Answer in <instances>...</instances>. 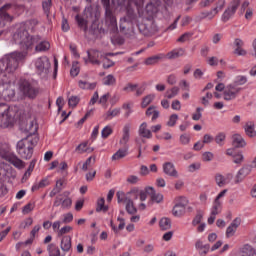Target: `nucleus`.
Returning <instances> with one entry per match:
<instances>
[{"label": "nucleus", "instance_id": "79ce46f5", "mask_svg": "<svg viewBox=\"0 0 256 256\" xmlns=\"http://www.w3.org/2000/svg\"><path fill=\"white\" fill-rule=\"evenodd\" d=\"M118 203H126V211L129 213V202H127V195L123 191H118L117 194Z\"/></svg>", "mask_w": 256, "mask_h": 256}, {"label": "nucleus", "instance_id": "f03ea898", "mask_svg": "<svg viewBox=\"0 0 256 256\" xmlns=\"http://www.w3.org/2000/svg\"><path fill=\"white\" fill-rule=\"evenodd\" d=\"M129 195L132 201L134 199H140L141 202L147 201L148 195L150 196L151 201H154V203H161V201H163V194L155 192V188L151 186H147L143 190L137 186L131 187Z\"/></svg>", "mask_w": 256, "mask_h": 256}, {"label": "nucleus", "instance_id": "aec40b11", "mask_svg": "<svg viewBox=\"0 0 256 256\" xmlns=\"http://www.w3.org/2000/svg\"><path fill=\"white\" fill-rule=\"evenodd\" d=\"M163 171H164L165 175H168L169 177H179L177 169H175L174 163L165 162L163 164Z\"/></svg>", "mask_w": 256, "mask_h": 256}, {"label": "nucleus", "instance_id": "412c9836", "mask_svg": "<svg viewBox=\"0 0 256 256\" xmlns=\"http://www.w3.org/2000/svg\"><path fill=\"white\" fill-rule=\"evenodd\" d=\"M137 213V208L135 207V203L132 200L129 201V215L131 223H139L141 220V215L135 214Z\"/></svg>", "mask_w": 256, "mask_h": 256}, {"label": "nucleus", "instance_id": "13d9d810", "mask_svg": "<svg viewBox=\"0 0 256 256\" xmlns=\"http://www.w3.org/2000/svg\"><path fill=\"white\" fill-rule=\"evenodd\" d=\"M177 121H179V115L172 114L170 115L166 125L167 127H175V125H177Z\"/></svg>", "mask_w": 256, "mask_h": 256}, {"label": "nucleus", "instance_id": "2eb2a0df", "mask_svg": "<svg viewBox=\"0 0 256 256\" xmlns=\"http://www.w3.org/2000/svg\"><path fill=\"white\" fill-rule=\"evenodd\" d=\"M239 93H241V87L235 84H229L224 89V100L233 101V99H237Z\"/></svg>", "mask_w": 256, "mask_h": 256}, {"label": "nucleus", "instance_id": "58836bf2", "mask_svg": "<svg viewBox=\"0 0 256 256\" xmlns=\"http://www.w3.org/2000/svg\"><path fill=\"white\" fill-rule=\"evenodd\" d=\"M223 209V204L221 201L214 200L213 206L211 208V214L212 215H219Z\"/></svg>", "mask_w": 256, "mask_h": 256}, {"label": "nucleus", "instance_id": "cd10ccee", "mask_svg": "<svg viewBox=\"0 0 256 256\" xmlns=\"http://www.w3.org/2000/svg\"><path fill=\"white\" fill-rule=\"evenodd\" d=\"M196 19L197 21H203V19H209L211 21V19H215V14L212 9L210 11L204 10L196 16Z\"/></svg>", "mask_w": 256, "mask_h": 256}, {"label": "nucleus", "instance_id": "ea45409f", "mask_svg": "<svg viewBox=\"0 0 256 256\" xmlns=\"http://www.w3.org/2000/svg\"><path fill=\"white\" fill-rule=\"evenodd\" d=\"M146 115H147V117H151V115H152V121H155V119H159V111L157 110V108L155 106H150L146 110Z\"/></svg>", "mask_w": 256, "mask_h": 256}, {"label": "nucleus", "instance_id": "f3484780", "mask_svg": "<svg viewBox=\"0 0 256 256\" xmlns=\"http://www.w3.org/2000/svg\"><path fill=\"white\" fill-rule=\"evenodd\" d=\"M88 60L85 59V63H91L92 65H101V60L103 59V54L99 50L90 49L87 51Z\"/></svg>", "mask_w": 256, "mask_h": 256}, {"label": "nucleus", "instance_id": "423d86ee", "mask_svg": "<svg viewBox=\"0 0 256 256\" xmlns=\"http://www.w3.org/2000/svg\"><path fill=\"white\" fill-rule=\"evenodd\" d=\"M102 5L105 9V23L110 31L117 29V18L113 15V6L111 0H101Z\"/></svg>", "mask_w": 256, "mask_h": 256}, {"label": "nucleus", "instance_id": "6e6552de", "mask_svg": "<svg viewBox=\"0 0 256 256\" xmlns=\"http://www.w3.org/2000/svg\"><path fill=\"white\" fill-rule=\"evenodd\" d=\"M137 27L146 37H151L154 33H157V25H155V21L153 18H142V23H137Z\"/></svg>", "mask_w": 256, "mask_h": 256}, {"label": "nucleus", "instance_id": "37998d69", "mask_svg": "<svg viewBox=\"0 0 256 256\" xmlns=\"http://www.w3.org/2000/svg\"><path fill=\"white\" fill-rule=\"evenodd\" d=\"M21 129L22 131H25V133H33V129H35V124H33V121L29 120L26 124L24 122L21 123Z\"/></svg>", "mask_w": 256, "mask_h": 256}, {"label": "nucleus", "instance_id": "72a5a7b5", "mask_svg": "<svg viewBox=\"0 0 256 256\" xmlns=\"http://www.w3.org/2000/svg\"><path fill=\"white\" fill-rule=\"evenodd\" d=\"M186 211H187V208H185L184 206H179L177 204H174V207L172 209V215H174V217H183Z\"/></svg>", "mask_w": 256, "mask_h": 256}, {"label": "nucleus", "instance_id": "5fc2aeb1", "mask_svg": "<svg viewBox=\"0 0 256 256\" xmlns=\"http://www.w3.org/2000/svg\"><path fill=\"white\" fill-rule=\"evenodd\" d=\"M52 5L53 3L51 2V0H45L42 2V8L47 17H49V14L51 13Z\"/></svg>", "mask_w": 256, "mask_h": 256}, {"label": "nucleus", "instance_id": "b1692460", "mask_svg": "<svg viewBox=\"0 0 256 256\" xmlns=\"http://www.w3.org/2000/svg\"><path fill=\"white\" fill-rule=\"evenodd\" d=\"M84 13L87 19H98L99 17V11L91 5L85 8Z\"/></svg>", "mask_w": 256, "mask_h": 256}, {"label": "nucleus", "instance_id": "052dcab7", "mask_svg": "<svg viewBox=\"0 0 256 256\" xmlns=\"http://www.w3.org/2000/svg\"><path fill=\"white\" fill-rule=\"evenodd\" d=\"M129 27V20L127 17L121 18L120 19V31L122 33H127V29Z\"/></svg>", "mask_w": 256, "mask_h": 256}, {"label": "nucleus", "instance_id": "1a4fd4ad", "mask_svg": "<svg viewBox=\"0 0 256 256\" xmlns=\"http://www.w3.org/2000/svg\"><path fill=\"white\" fill-rule=\"evenodd\" d=\"M127 143H129V126H125L123 129V137L120 140V145L124 147V149H119L115 154L112 156V161H119V159H123L127 157L128 150H127Z\"/></svg>", "mask_w": 256, "mask_h": 256}, {"label": "nucleus", "instance_id": "8fccbe9b", "mask_svg": "<svg viewBox=\"0 0 256 256\" xmlns=\"http://www.w3.org/2000/svg\"><path fill=\"white\" fill-rule=\"evenodd\" d=\"M177 95H179V87L174 86L166 91L165 97H167V99H173L174 97H177Z\"/></svg>", "mask_w": 256, "mask_h": 256}, {"label": "nucleus", "instance_id": "9b49d317", "mask_svg": "<svg viewBox=\"0 0 256 256\" xmlns=\"http://www.w3.org/2000/svg\"><path fill=\"white\" fill-rule=\"evenodd\" d=\"M13 119L11 108L5 104L0 105V127H9L13 123Z\"/></svg>", "mask_w": 256, "mask_h": 256}, {"label": "nucleus", "instance_id": "dca6fc26", "mask_svg": "<svg viewBox=\"0 0 256 256\" xmlns=\"http://www.w3.org/2000/svg\"><path fill=\"white\" fill-rule=\"evenodd\" d=\"M241 3V0H233L231 4L228 6V8L224 11L222 15V21L224 23H227L237 12V9L239 8V5Z\"/></svg>", "mask_w": 256, "mask_h": 256}, {"label": "nucleus", "instance_id": "f257e3e1", "mask_svg": "<svg viewBox=\"0 0 256 256\" xmlns=\"http://www.w3.org/2000/svg\"><path fill=\"white\" fill-rule=\"evenodd\" d=\"M27 53L12 52L0 59V73L13 74L19 69V63L25 61Z\"/></svg>", "mask_w": 256, "mask_h": 256}, {"label": "nucleus", "instance_id": "603ef678", "mask_svg": "<svg viewBox=\"0 0 256 256\" xmlns=\"http://www.w3.org/2000/svg\"><path fill=\"white\" fill-rule=\"evenodd\" d=\"M203 211L199 210L195 217L192 220V226L197 227V225H200L201 222L203 221Z\"/></svg>", "mask_w": 256, "mask_h": 256}, {"label": "nucleus", "instance_id": "49530a36", "mask_svg": "<svg viewBox=\"0 0 256 256\" xmlns=\"http://www.w3.org/2000/svg\"><path fill=\"white\" fill-rule=\"evenodd\" d=\"M159 226L162 231H167V230L171 229V219L162 218L159 222Z\"/></svg>", "mask_w": 256, "mask_h": 256}, {"label": "nucleus", "instance_id": "4d7b16f0", "mask_svg": "<svg viewBox=\"0 0 256 256\" xmlns=\"http://www.w3.org/2000/svg\"><path fill=\"white\" fill-rule=\"evenodd\" d=\"M247 83V77L243 75L236 76L234 83L232 85H236V87H239L241 85H245Z\"/></svg>", "mask_w": 256, "mask_h": 256}, {"label": "nucleus", "instance_id": "338daca9", "mask_svg": "<svg viewBox=\"0 0 256 256\" xmlns=\"http://www.w3.org/2000/svg\"><path fill=\"white\" fill-rule=\"evenodd\" d=\"M225 138V133L220 132L219 134L216 135L215 142L217 143V145L223 146V141H225Z\"/></svg>", "mask_w": 256, "mask_h": 256}, {"label": "nucleus", "instance_id": "c85d7f7f", "mask_svg": "<svg viewBox=\"0 0 256 256\" xmlns=\"http://www.w3.org/2000/svg\"><path fill=\"white\" fill-rule=\"evenodd\" d=\"M139 135L140 137H144L145 139H151V137H153L151 130L147 129V123L144 122L140 125Z\"/></svg>", "mask_w": 256, "mask_h": 256}, {"label": "nucleus", "instance_id": "7ed1b4c3", "mask_svg": "<svg viewBox=\"0 0 256 256\" xmlns=\"http://www.w3.org/2000/svg\"><path fill=\"white\" fill-rule=\"evenodd\" d=\"M13 40L17 45H20L23 49H29V47H33L35 43H39L41 41V36H30L27 29H25V26H22L18 28L14 33Z\"/></svg>", "mask_w": 256, "mask_h": 256}, {"label": "nucleus", "instance_id": "9d476101", "mask_svg": "<svg viewBox=\"0 0 256 256\" xmlns=\"http://www.w3.org/2000/svg\"><path fill=\"white\" fill-rule=\"evenodd\" d=\"M35 67L38 75L45 79V77L49 75V71L51 69V62L49 61V58L47 56H42L36 60Z\"/></svg>", "mask_w": 256, "mask_h": 256}, {"label": "nucleus", "instance_id": "864d4df0", "mask_svg": "<svg viewBox=\"0 0 256 256\" xmlns=\"http://www.w3.org/2000/svg\"><path fill=\"white\" fill-rule=\"evenodd\" d=\"M96 157L90 156L85 163L82 165V171H87L89 167H92V165H95Z\"/></svg>", "mask_w": 256, "mask_h": 256}, {"label": "nucleus", "instance_id": "de8ad7c7", "mask_svg": "<svg viewBox=\"0 0 256 256\" xmlns=\"http://www.w3.org/2000/svg\"><path fill=\"white\" fill-rule=\"evenodd\" d=\"M155 100V94H149L142 99L141 107L145 109L148 105H151Z\"/></svg>", "mask_w": 256, "mask_h": 256}, {"label": "nucleus", "instance_id": "a18cd8bd", "mask_svg": "<svg viewBox=\"0 0 256 256\" xmlns=\"http://www.w3.org/2000/svg\"><path fill=\"white\" fill-rule=\"evenodd\" d=\"M49 256H61V250L55 244H49L48 247Z\"/></svg>", "mask_w": 256, "mask_h": 256}, {"label": "nucleus", "instance_id": "ddd939ff", "mask_svg": "<svg viewBox=\"0 0 256 256\" xmlns=\"http://www.w3.org/2000/svg\"><path fill=\"white\" fill-rule=\"evenodd\" d=\"M0 95L5 101L15 99V84L7 82L0 84Z\"/></svg>", "mask_w": 256, "mask_h": 256}, {"label": "nucleus", "instance_id": "0eeeda50", "mask_svg": "<svg viewBox=\"0 0 256 256\" xmlns=\"http://www.w3.org/2000/svg\"><path fill=\"white\" fill-rule=\"evenodd\" d=\"M19 91L29 99H35L39 95V88L35 87L29 80L22 79L18 82Z\"/></svg>", "mask_w": 256, "mask_h": 256}, {"label": "nucleus", "instance_id": "a878e982", "mask_svg": "<svg viewBox=\"0 0 256 256\" xmlns=\"http://www.w3.org/2000/svg\"><path fill=\"white\" fill-rule=\"evenodd\" d=\"M60 248L64 251V253H69V251H71V236L62 237Z\"/></svg>", "mask_w": 256, "mask_h": 256}, {"label": "nucleus", "instance_id": "4468645a", "mask_svg": "<svg viewBox=\"0 0 256 256\" xmlns=\"http://www.w3.org/2000/svg\"><path fill=\"white\" fill-rule=\"evenodd\" d=\"M157 7H159L157 4H153V3L149 2L146 5V8L142 13H141V8H139V10H138L139 17L141 19H153V17H155V15H157V11H159V9Z\"/></svg>", "mask_w": 256, "mask_h": 256}, {"label": "nucleus", "instance_id": "6ab92c4d", "mask_svg": "<svg viewBox=\"0 0 256 256\" xmlns=\"http://www.w3.org/2000/svg\"><path fill=\"white\" fill-rule=\"evenodd\" d=\"M131 97H141L145 93V84H129Z\"/></svg>", "mask_w": 256, "mask_h": 256}, {"label": "nucleus", "instance_id": "bf43d9fd", "mask_svg": "<svg viewBox=\"0 0 256 256\" xmlns=\"http://www.w3.org/2000/svg\"><path fill=\"white\" fill-rule=\"evenodd\" d=\"M87 31L94 36H97L99 33H101V30H99V24L96 21L92 23L90 29Z\"/></svg>", "mask_w": 256, "mask_h": 256}, {"label": "nucleus", "instance_id": "2f4dec72", "mask_svg": "<svg viewBox=\"0 0 256 256\" xmlns=\"http://www.w3.org/2000/svg\"><path fill=\"white\" fill-rule=\"evenodd\" d=\"M35 45V51L37 52L49 51V49H51V44L47 41H43L41 38L39 42L35 43Z\"/></svg>", "mask_w": 256, "mask_h": 256}, {"label": "nucleus", "instance_id": "a19ab883", "mask_svg": "<svg viewBox=\"0 0 256 256\" xmlns=\"http://www.w3.org/2000/svg\"><path fill=\"white\" fill-rule=\"evenodd\" d=\"M49 184V179L44 178L39 183L32 186V191H39V189H45V187L49 186Z\"/></svg>", "mask_w": 256, "mask_h": 256}, {"label": "nucleus", "instance_id": "e433bc0d", "mask_svg": "<svg viewBox=\"0 0 256 256\" xmlns=\"http://www.w3.org/2000/svg\"><path fill=\"white\" fill-rule=\"evenodd\" d=\"M75 19L78 24V27L82 29L84 33H87V31H89V28L87 27V20H85L83 17L79 15H76Z\"/></svg>", "mask_w": 256, "mask_h": 256}, {"label": "nucleus", "instance_id": "c03bdc74", "mask_svg": "<svg viewBox=\"0 0 256 256\" xmlns=\"http://www.w3.org/2000/svg\"><path fill=\"white\" fill-rule=\"evenodd\" d=\"M37 163V160L36 159H33L30 164H29V167L28 169L26 170V172L24 173V176H23V180H27L29 179V177H31V173H33V169H35V165Z\"/></svg>", "mask_w": 256, "mask_h": 256}, {"label": "nucleus", "instance_id": "6e6d98bb", "mask_svg": "<svg viewBox=\"0 0 256 256\" xmlns=\"http://www.w3.org/2000/svg\"><path fill=\"white\" fill-rule=\"evenodd\" d=\"M224 7H225V0H218L216 2V6L212 8L214 15H217V13L223 11Z\"/></svg>", "mask_w": 256, "mask_h": 256}, {"label": "nucleus", "instance_id": "c9c22d12", "mask_svg": "<svg viewBox=\"0 0 256 256\" xmlns=\"http://www.w3.org/2000/svg\"><path fill=\"white\" fill-rule=\"evenodd\" d=\"M245 133L248 135V137H255L256 132H255V124L253 122H247L246 125L244 126Z\"/></svg>", "mask_w": 256, "mask_h": 256}, {"label": "nucleus", "instance_id": "4be33fe9", "mask_svg": "<svg viewBox=\"0 0 256 256\" xmlns=\"http://www.w3.org/2000/svg\"><path fill=\"white\" fill-rule=\"evenodd\" d=\"M251 173V167L245 166L242 169L238 171L235 177V183L239 184L242 183V181Z\"/></svg>", "mask_w": 256, "mask_h": 256}, {"label": "nucleus", "instance_id": "f8f14e48", "mask_svg": "<svg viewBox=\"0 0 256 256\" xmlns=\"http://www.w3.org/2000/svg\"><path fill=\"white\" fill-rule=\"evenodd\" d=\"M17 6L13 3H6L0 7V21L3 23H13L15 16L11 14V11Z\"/></svg>", "mask_w": 256, "mask_h": 256}, {"label": "nucleus", "instance_id": "5701e85b", "mask_svg": "<svg viewBox=\"0 0 256 256\" xmlns=\"http://www.w3.org/2000/svg\"><path fill=\"white\" fill-rule=\"evenodd\" d=\"M196 249L199 251V255L205 256L209 253V244H203V241L197 240L195 243Z\"/></svg>", "mask_w": 256, "mask_h": 256}, {"label": "nucleus", "instance_id": "680f3d73", "mask_svg": "<svg viewBox=\"0 0 256 256\" xmlns=\"http://www.w3.org/2000/svg\"><path fill=\"white\" fill-rule=\"evenodd\" d=\"M213 99V93L208 92L205 96L201 98V103L204 107H208L209 102Z\"/></svg>", "mask_w": 256, "mask_h": 256}, {"label": "nucleus", "instance_id": "3c124183", "mask_svg": "<svg viewBox=\"0 0 256 256\" xmlns=\"http://www.w3.org/2000/svg\"><path fill=\"white\" fill-rule=\"evenodd\" d=\"M119 113H121V111L119 109H114V110H108L105 114H104V119L106 121H109L111 119H113V117H117L119 115Z\"/></svg>", "mask_w": 256, "mask_h": 256}, {"label": "nucleus", "instance_id": "69168bd1", "mask_svg": "<svg viewBox=\"0 0 256 256\" xmlns=\"http://www.w3.org/2000/svg\"><path fill=\"white\" fill-rule=\"evenodd\" d=\"M112 133H113V128H111V126L104 127V129L101 132L102 139H107V137H109V135H111Z\"/></svg>", "mask_w": 256, "mask_h": 256}, {"label": "nucleus", "instance_id": "393cba45", "mask_svg": "<svg viewBox=\"0 0 256 256\" xmlns=\"http://www.w3.org/2000/svg\"><path fill=\"white\" fill-rule=\"evenodd\" d=\"M184 55H185V49L176 48L168 52L165 57H167V59H178V57H183Z\"/></svg>", "mask_w": 256, "mask_h": 256}, {"label": "nucleus", "instance_id": "4c0bfd02", "mask_svg": "<svg viewBox=\"0 0 256 256\" xmlns=\"http://www.w3.org/2000/svg\"><path fill=\"white\" fill-rule=\"evenodd\" d=\"M235 45H236V49H235V51H234V53L236 54V55H241V56H243V55H247V52L243 49V48H241V47H243V40H241V39H236L235 40Z\"/></svg>", "mask_w": 256, "mask_h": 256}, {"label": "nucleus", "instance_id": "f704fd0d", "mask_svg": "<svg viewBox=\"0 0 256 256\" xmlns=\"http://www.w3.org/2000/svg\"><path fill=\"white\" fill-rule=\"evenodd\" d=\"M232 139L234 147H245V145H247L242 135L235 134L233 135Z\"/></svg>", "mask_w": 256, "mask_h": 256}, {"label": "nucleus", "instance_id": "39448f33", "mask_svg": "<svg viewBox=\"0 0 256 256\" xmlns=\"http://www.w3.org/2000/svg\"><path fill=\"white\" fill-rule=\"evenodd\" d=\"M0 157L11 163L16 169H25V162L11 153V146L8 143H0Z\"/></svg>", "mask_w": 256, "mask_h": 256}, {"label": "nucleus", "instance_id": "e2e57ef3", "mask_svg": "<svg viewBox=\"0 0 256 256\" xmlns=\"http://www.w3.org/2000/svg\"><path fill=\"white\" fill-rule=\"evenodd\" d=\"M116 81L117 80L115 79V76L111 74L103 78L104 85H108V86L115 85Z\"/></svg>", "mask_w": 256, "mask_h": 256}, {"label": "nucleus", "instance_id": "c756f323", "mask_svg": "<svg viewBox=\"0 0 256 256\" xmlns=\"http://www.w3.org/2000/svg\"><path fill=\"white\" fill-rule=\"evenodd\" d=\"M174 202H175V205H178L180 207H185L189 211H193V208L187 207L189 205V199H187V197L178 196V197L175 198Z\"/></svg>", "mask_w": 256, "mask_h": 256}, {"label": "nucleus", "instance_id": "20e7f679", "mask_svg": "<svg viewBox=\"0 0 256 256\" xmlns=\"http://www.w3.org/2000/svg\"><path fill=\"white\" fill-rule=\"evenodd\" d=\"M37 141L38 139L36 137L33 138L32 136H27L26 138L18 141L16 145V151L18 155L22 159H31V157H33V151L37 146Z\"/></svg>", "mask_w": 256, "mask_h": 256}, {"label": "nucleus", "instance_id": "bb28decb", "mask_svg": "<svg viewBox=\"0 0 256 256\" xmlns=\"http://www.w3.org/2000/svg\"><path fill=\"white\" fill-rule=\"evenodd\" d=\"M109 206L105 205V198H99L96 202V213H107Z\"/></svg>", "mask_w": 256, "mask_h": 256}, {"label": "nucleus", "instance_id": "774afa93", "mask_svg": "<svg viewBox=\"0 0 256 256\" xmlns=\"http://www.w3.org/2000/svg\"><path fill=\"white\" fill-rule=\"evenodd\" d=\"M72 205H73V200H71V198L69 197H66L63 200L62 209H71Z\"/></svg>", "mask_w": 256, "mask_h": 256}, {"label": "nucleus", "instance_id": "7c9ffc66", "mask_svg": "<svg viewBox=\"0 0 256 256\" xmlns=\"http://www.w3.org/2000/svg\"><path fill=\"white\" fill-rule=\"evenodd\" d=\"M161 59H165V54H157L151 57H148L144 64L146 65H157V63H159V61H161Z\"/></svg>", "mask_w": 256, "mask_h": 256}, {"label": "nucleus", "instance_id": "0e129e2a", "mask_svg": "<svg viewBox=\"0 0 256 256\" xmlns=\"http://www.w3.org/2000/svg\"><path fill=\"white\" fill-rule=\"evenodd\" d=\"M81 98L79 96H71L68 98V105L69 107L75 108L76 105H79Z\"/></svg>", "mask_w": 256, "mask_h": 256}, {"label": "nucleus", "instance_id": "473e14b6", "mask_svg": "<svg viewBox=\"0 0 256 256\" xmlns=\"http://www.w3.org/2000/svg\"><path fill=\"white\" fill-rule=\"evenodd\" d=\"M237 256H256V253L253 247L246 244L244 245V247H242V249L240 250Z\"/></svg>", "mask_w": 256, "mask_h": 256}, {"label": "nucleus", "instance_id": "09e8293b", "mask_svg": "<svg viewBox=\"0 0 256 256\" xmlns=\"http://www.w3.org/2000/svg\"><path fill=\"white\" fill-rule=\"evenodd\" d=\"M78 85L80 87V89H90V90H93L97 87V83H89L87 81H82L80 80L78 82Z\"/></svg>", "mask_w": 256, "mask_h": 256}, {"label": "nucleus", "instance_id": "a211bd4d", "mask_svg": "<svg viewBox=\"0 0 256 256\" xmlns=\"http://www.w3.org/2000/svg\"><path fill=\"white\" fill-rule=\"evenodd\" d=\"M232 180H233L232 173H228L225 176H223L222 174L215 175V181L218 187H225V185H229V183H231Z\"/></svg>", "mask_w": 256, "mask_h": 256}]
</instances>
